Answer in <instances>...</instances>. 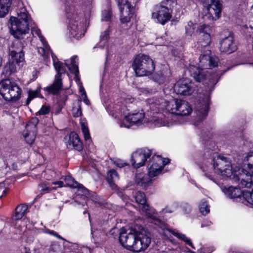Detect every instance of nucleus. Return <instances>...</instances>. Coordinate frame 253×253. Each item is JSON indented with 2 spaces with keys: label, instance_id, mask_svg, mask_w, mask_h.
<instances>
[{
  "label": "nucleus",
  "instance_id": "nucleus-1",
  "mask_svg": "<svg viewBox=\"0 0 253 253\" xmlns=\"http://www.w3.org/2000/svg\"><path fill=\"white\" fill-rule=\"evenodd\" d=\"M17 17L10 18L12 35L17 39L22 38L24 35L28 33L29 26L32 25V20L25 7H20L17 11ZM32 26V25H31ZM31 32L33 35H37L42 43V47L38 48V52L43 57H48L50 47L46 43L44 37L42 35L40 30L36 26L31 27Z\"/></svg>",
  "mask_w": 253,
  "mask_h": 253
},
{
  "label": "nucleus",
  "instance_id": "nucleus-2",
  "mask_svg": "<svg viewBox=\"0 0 253 253\" xmlns=\"http://www.w3.org/2000/svg\"><path fill=\"white\" fill-rule=\"evenodd\" d=\"M119 241L123 246L133 252L145 251L151 242V238L147 232L141 226L126 230L122 228L120 232Z\"/></svg>",
  "mask_w": 253,
  "mask_h": 253
},
{
  "label": "nucleus",
  "instance_id": "nucleus-3",
  "mask_svg": "<svg viewBox=\"0 0 253 253\" xmlns=\"http://www.w3.org/2000/svg\"><path fill=\"white\" fill-rule=\"evenodd\" d=\"M203 164L201 169L204 171L213 169L214 172L223 177H229L235 181V173L238 171H233L230 162L225 157L218 156L213 150L206 149L204 154Z\"/></svg>",
  "mask_w": 253,
  "mask_h": 253
},
{
  "label": "nucleus",
  "instance_id": "nucleus-4",
  "mask_svg": "<svg viewBox=\"0 0 253 253\" xmlns=\"http://www.w3.org/2000/svg\"><path fill=\"white\" fill-rule=\"evenodd\" d=\"M148 103L150 110L154 113H157L160 109H165L166 112L177 115L187 116L192 112V108L189 103L183 100L173 99L166 101L162 98L149 99Z\"/></svg>",
  "mask_w": 253,
  "mask_h": 253
},
{
  "label": "nucleus",
  "instance_id": "nucleus-5",
  "mask_svg": "<svg viewBox=\"0 0 253 253\" xmlns=\"http://www.w3.org/2000/svg\"><path fill=\"white\" fill-rule=\"evenodd\" d=\"M51 55L53 60V65L54 68L57 72V74L55 76V79L53 83L49 86L44 88V90L47 91L49 93L55 94L59 92L61 89L62 84L61 75L65 72V67H67L71 73L74 74L76 77L77 78L79 75L78 62L77 56L72 57L70 59L66 60L65 65L61 62L58 61L56 57L50 49L49 55ZM48 57H43L45 58H49Z\"/></svg>",
  "mask_w": 253,
  "mask_h": 253
},
{
  "label": "nucleus",
  "instance_id": "nucleus-6",
  "mask_svg": "<svg viewBox=\"0 0 253 253\" xmlns=\"http://www.w3.org/2000/svg\"><path fill=\"white\" fill-rule=\"evenodd\" d=\"M162 114H158L157 116H154L149 120L145 117L144 113L142 112L129 113L126 115L122 121H119L118 124L121 127L129 128L133 125L137 126L144 125L149 122H152L156 126H169L172 123L167 120L166 117L163 118Z\"/></svg>",
  "mask_w": 253,
  "mask_h": 253
},
{
  "label": "nucleus",
  "instance_id": "nucleus-7",
  "mask_svg": "<svg viewBox=\"0 0 253 253\" xmlns=\"http://www.w3.org/2000/svg\"><path fill=\"white\" fill-rule=\"evenodd\" d=\"M210 54V50H207L205 54L199 57L198 66L190 63L187 68L190 76L198 82L203 81L207 76V71L204 69L212 68L217 65V58L211 57Z\"/></svg>",
  "mask_w": 253,
  "mask_h": 253
},
{
  "label": "nucleus",
  "instance_id": "nucleus-8",
  "mask_svg": "<svg viewBox=\"0 0 253 253\" xmlns=\"http://www.w3.org/2000/svg\"><path fill=\"white\" fill-rule=\"evenodd\" d=\"M23 47L20 42L16 41L13 42L9 48L8 61L4 66L2 74L8 77L15 73L23 65L24 55L22 51Z\"/></svg>",
  "mask_w": 253,
  "mask_h": 253
},
{
  "label": "nucleus",
  "instance_id": "nucleus-9",
  "mask_svg": "<svg viewBox=\"0 0 253 253\" xmlns=\"http://www.w3.org/2000/svg\"><path fill=\"white\" fill-rule=\"evenodd\" d=\"M65 10L69 19L68 29L71 36L76 39L82 38L85 33L84 29V19L79 15L73 5L66 6Z\"/></svg>",
  "mask_w": 253,
  "mask_h": 253
},
{
  "label": "nucleus",
  "instance_id": "nucleus-10",
  "mask_svg": "<svg viewBox=\"0 0 253 253\" xmlns=\"http://www.w3.org/2000/svg\"><path fill=\"white\" fill-rule=\"evenodd\" d=\"M132 68L137 76H148L154 71L155 64L149 56L139 54L135 56Z\"/></svg>",
  "mask_w": 253,
  "mask_h": 253
},
{
  "label": "nucleus",
  "instance_id": "nucleus-11",
  "mask_svg": "<svg viewBox=\"0 0 253 253\" xmlns=\"http://www.w3.org/2000/svg\"><path fill=\"white\" fill-rule=\"evenodd\" d=\"M173 0H164L156 5L152 13V18L164 25L171 17Z\"/></svg>",
  "mask_w": 253,
  "mask_h": 253
},
{
  "label": "nucleus",
  "instance_id": "nucleus-12",
  "mask_svg": "<svg viewBox=\"0 0 253 253\" xmlns=\"http://www.w3.org/2000/svg\"><path fill=\"white\" fill-rule=\"evenodd\" d=\"M0 94L5 100L16 102L21 97V89L14 82L5 80L0 82Z\"/></svg>",
  "mask_w": 253,
  "mask_h": 253
},
{
  "label": "nucleus",
  "instance_id": "nucleus-13",
  "mask_svg": "<svg viewBox=\"0 0 253 253\" xmlns=\"http://www.w3.org/2000/svg\"><path fill=\"white\" fill-rule=\"evenodd\" d=\"M250 163H248L247 169H239L238 173H235V181L239 182V185L241 187L250 188L253 186L252 175L253 173V156H250Z\"/></svg>",
  "mask_w": 253,
  "mask_h": 253
},
{
  "label": "nucleus",
  "instance_id": "nucleus-14",
  "mask_svg": "<svg viewBox=\"0 0 253 253\" xmlns=\"http://www.w3.org/2000/svg\"><path fill=\"white\" fill-rule=\"evenodd\" d=\"M169 163L168 159H165L160 156H153L148 166V174L150 176L155 177L162 172L165 165Z\"/></svg>",
  "mask_w": 253,
  "mask_h": 253
},
{
  "label": "nucleus",
  "instance_id": "nucleus-15",
  "mask_svg": "<svg viewBox=\"0 0 253 253\" xmlns=\"http://www.w3.org/2000/svg\"><path fill=\"white\" fill-rule=\"evenodd\" d=\"M134 197L136 203L139 204V208L141 210L142 212L152 219V222L155 224H157V220L159 219L156 215V211L146 204L145 194L142 192L137 191L135 192Z\"/></svg>",
  "mask_w": 253,
  "mask_h": 253
},
{
  "label": "nucleus",
  "instance_id": "nucleus-16",
  "mask_svg": "<svg viewBox=\"0 0 253 253\" xmlns=\"http://www.w3.org/2000/svg\"><path fill=\"white\" fill-rule=\"evenodd\" d=\"M204 2H209L210 4L207 6V13L205 15V18L211 21H215L221 16L222 11V3L221 0H203Z\"/></svg>",
  "mask_w": 253,
  "mask_h": 253
},
{
  "label": "nucleus",
  "instance_id": "nucleus-17",
  "mask_svg": "<svg viewBox=\"0 0 253 253\" xmlns=\"http://www.w3.org/2000/svg\"><path fill=\"white\" fill-rule=\"evenodd\" d=\"M198 31L199 32V39L197 48L201 50L204 47L206 48L210 45L211 42L210 34L211 32V29L208 25L202 24L199 26Z\"/></svg>",
  "mask_w": 253,
  "mask_h": 253
},
{
  "label": "nucleus",
  "instance_id": "nucleus-18",
  "mask_svg": "<svg viewBox=\"0 0 253 253\" xmlns=\"http://www.w3.org/2000/svg\"><path fill=\"white\" fill-rule=\"evenodd\" d=\"M157 225L163 230V233L165 236L167 235V232L171 233L174 236L178 239L179 240L184 242L186 245L191 247L193 249L195 250V248L193 246L191 240L187 237L185 234L180 232L176 229H173L169 228V226L167 224L163 223L160 220H157Z\"/></svg>",
  "mask_w": 253,
  "mask_h": 253
},
{
  "label": "nucleus",
  "instance_id": "nucleus-19",
  "mask_svg": "<svg viewBox=\"0 0 253 253\" xmlns=\"http://www.w3.org/2000/svg\"><path fill=\"white\" fill-rule=\"evenodd\" d=\"M121 12V20L127 23L131 20L134 13V8L127 0H117Z\"/></svg>",
  "mask_w": 253,
  "mask_h": 253
},
{
  "label": "nucleus",
  "instance_id": "nucleus-20",
  "mask_svg": "<svg viewBox=\"0 0 253 253\" xmlns=\"http://www.w3.org/2000/svg\"><path fill=\"white\" fill-rule=\"evenodd\" d=\"M151 155V151L146 148L136 150L131 156V163L132 166L137 169L144 166L147 159Z\"/></svg>",
  "mask_w": 253,
  "mask_h": 253
},
{
  "label": "nucleus",
  "instance_id": "nucleus-21",
  "mask_svg": "<svg viewBox=\"0 0 253 253\" xmlns=\"http://www.w3.org/2000/svg\"><path fill=\"white\" fill-rule=\"evenodd\" d=\"M174 90L177 94L187 95L191 94L193 89L188 79H182L177 82L174 86Z\"/></svg>",
  "mask_w": 253,
  "mask_h": 253
},
{
  "label": "nucleus",
  "instance_id": "nucleus-22",
  "mask_svg": "<svg viewBox=\"0 0 253 253\" xmlns=\"http://www.w3.org/2000/svg\"><path fill=\"white\" fill-rule=\"evenodd\" d=\"M220 50L222 52L230 54L236 50V45L232 34L229 35L223 39L220 42Z\"/></svg>",
  "mask_w": 253,
  "mask_h": 253
},
{
  "label": "nucleus",
  "instance_id": "nucleus-23",
  "mask_svg": "<svg viewBox=\"0 0 253 253\" xmlns=\"http://www.w3.org/2000/svg\"><path fill=\"white\" fill-rule=\"evenodd\" d=\"M37 132L36 124L32 121L29 122L23 132V136L26 142L32 144L35 141Z\"/></svg>",
  "mask_w": 253,
  "mask_h": 253
},
{
  "label": "nucleus",
  "instance_id": "nucleus-24",
  "mask_svg": "<svg viewBox=\"0 0 253 253\" xmlns=\"http://www.w3.org/2000/svg\"><path fill=\"white\" fill-rule=\"evenodd\" d=\"M65 180L66 184L70 187L78 189V195H82L86 198L89 196V190L85 188L82 184L75 181L74 179L72 177L67 176L65 177Z\"/></svg>",
  "mask_w": 253,
  "mask_h": 253
},
{
  "label": "nucleus",
  "instance_id": "nucleus-25",
  "mask_svg": "<svg viewBox=\"0 0 253 253\" xmlns=\"http://www.w3.org/2000/svg\"><path fill=\"white\" fill-rule=\"evenodd\" d=\"M209 98L206 97L202 101H200L196 108L197 115L199 119H204L209 111Z\"/></svg>",
  "mask_w": 253,
  "mask_h": 253
},
{
  "label": "nucleus",
  "instance_id": "nucleus-26",
  "mask_svg": "<svg viewBox=\"0 0 253 253\" xmlns=\"http://www.w3.org/2000/svg\"><path fill=\"white\" fill-rule=\"evenodd\" d=\"M67 146L69 149L73 148L78 151H81L82 149V143L77 133L75 132L70 133L69 136V140L67 142Z\"/></svg>",
  "mask_w": 253,
  "mask_h": 253
},
{
  "label": "nucleus",
  "instance_id": "nucleus-27",
  "mask_svg": "<svg viewBox=\"0 0 253 253\" xmlns=\"http://www.w3.org/2000/svg\"><path fill=\"white\" fill-rule=\"evenodd\" d=\"M127 109L125 105L115 104L113 106H110L108 108V111L109 114L114 117L115 118H120L123 115H125Z\"/></svg>",
  "mask_w": 253,
  "mask_h": 253
},
{
  "label": "nucleus",
  "instance_id": "nucleus-28",
  "mask_svg": "<svg viewBox=\"0 0 253 253\" xmlns=\"http://www.w3.org/2000/svg\"><path fill=\"white\" fill-rule=\"evenodd\" d=\"M153 176H150L149 174H144L143 173H136L135 176V181L138 185L146 188L151 182V178Z\"/></svg>",
  "mask_w": 253,
  "mask_h": 253
},
{
  "label": "nucleus",
  "instance_id": "nucleus-29",
  "mask_svg": "<svg viewBox=\"0 0 253 253\" xmlns=\"http://www.w3.org/2000/svg\"><path fill=\"white\" fill-rule=\"evenodd\" d=\"M109 36V31L106 30L100 36V42L94 47V51H97L99 49L104 50L106 54H108V49L107 47V40Z\"/></svg>",
  "mask_w": 253,
  "mask_h": 253
},
{
  "label": "nucleus",
  "instance_id": "nucleus-30",
  "mask_svg": "<svg viewBox=\"0 0 253 253\" xmlns=\"http://www.w3.org/2000/svg\"><path fill=\"white\" fill-rule=\"evenodd\" d=\"M223 191L224 193L231 199L240 197L241 195H242V191H241L239 188L233 186L224 188Z\"/></svg>",
  "mask_w": 253,
  "mask_h": 253
},
{
  "label": "nucleus",
  "instance_id": "nucleus-31",
  "mask_svg": "<svg viewBox=\"0 0 253 253\" xmlns=\"http://www.w3.org/2000/svg\"><path fill=\"white\" fill-rule=\"evenodd\" d=\"M119 179V175L115 170L111 169L107 172V180L113 189L116 188L115 182L118 180Z\"/></svg>",
  "mask_w": 253,
  "mask_h": 253
},
{
  "label": "nucleus",
  "instance_id": "nucleus-32",
  "mask_svg": "<svg viewBox=\"0 0 253 253\" xmlns=\"http://www.w3.org/2000/svg\"><path fill=\"white\" fill-rule=\"evenodd\" d=\"M11 4V0H0V17H4L8 13Z\"/></svg>",
  "mask_w": 253,
  "mask_h": 253
},
{
  "label": "nucleus",
  "instance_id": "nucleus-33",
  "mask_svg": "<svg viewBox=\"0 0 253 253\" xmlns=\"http://www.w3.org/2000/svg\"><path fill=\"white\" fill-rule=\"evenodd\" d=\"M28 206L25 204L18 205L15 209V218L17 220L21 219L27 212Z\"/></svg>",
  "mask_w": 253,
  "mask_h": 253
},
{
  "label": "nucleus",
  "instance_id": "nucleus-34",
  "mask_svg": "<svg viewBox=\"0 0 253 253\" xmlns=\"http://www.w3.org/2000/svg\"><path fill=\"white\" fill-rule=\"evenodd\" d=\"M199 211L204 215H205L210 212V206L206 200H202L201 201L199 204Z\"/></svg>",
  "mask_w": 253,
  "mask_h": 253
},
{
  "label": "nucleus",
  "instance_id": "nucleus-35",
  "mask_svg": "<svg viewBox=\"0 0 253 253\" xmlns=\"http://www.w3.org/2000/svg\"><path fill=\"white\" fill-rule=\"evenodd\" d=\"M243 198L250 204L253 205V189L244 190L242 191Z\"/></svg>",
  "mask_w": 253,
  "mask_h": 253
},
{
  "label": "nucleus",
  "instance_id": "nucleus-36",
  "mask_svg": "<svg viewBox=\"0 0 253 253\" xmlns=\"http://www.w3.org/2000/svg\"><path fill=\"white\" fill-rule=\"evenodd\" d=\"M72 114L74 117H79L82 114L81 101L78 100L72 108Z\"/></svg>",
  "mask_w": 253,
  "mask_h": 253
},
{
  "label": "nucleus",
  "instance_id": "nucleus-37",
  "mask_svg": "<svg viewBox=\"0 0 253 253\" xmlns=\"http://www.w3.org/2000/svg\"><path fill=\"white\" fill-rule=\"evenodd\" d=\"M167 75L162 72L156 74L153 76V80L159 84H163L166 81Z\"/></svg>",
  "mask_w": 253,
  "mask_h": 253
},
{
  "label": "nucleus",
  "instance_id": "nucleus-38",
  "mask_svg": "<svg viewBox=\"0 0 253 253\" xmlns=\"http://www.w3.org/2000/svg\"><path fill=\"white\" fill-rule=\"evenodd\" d=\"M178 207V203L174 202L172 204L167 206L163 210L164 213H172L175 211Z\"/></svg>",
  "mask_w": 253,
  "mask_h": 253
},
{
  "label": "nucleus",
  "instance_id": "nucleus-39",
  "mask_svg": "<svg viewBox=\"0 0 253 253\" xmlns=\"http://www.w3.org/2000/svg\"><path fill=\"white\" fill-rule=\"evenodd\" d=\"M195 31L194 24L191 21L188 22L185 26V33L188 36H192Z\"/></svg>",
  "mask_w": 253,
  "mask_h": 253
},
{
  "label": "nucleus",
  "instance_id": "nucleus-40",
  "mask_svg": "<svg viewBox=\"0 0 253 253\" xmlns=\"http://www.w3.org/2000/svg\"><path fill=\"white\" fill-rule=\"evenodd\" d=\"M40 91L38 89L35 90L29 91L28 97L26 101L27 105H28L30 101L35 97L38 96Z\"/></svg>",
  "mask_w": 253,
  "mask_h": 253
},
{
  "label": "nucleus",
  "instance_id": "nucleus-41",
  "mask_svg": "<svg viewBox=\"0 0 253 253\" xmlns=\"http://www.w3.org/2000/svg\"><path fill=\"white\" fill-rule=\"evenodd\" d=\"M81 129L85 140L90 139V135L88 129L84 123H81Z\"/></svg>",
  "mask_w": 253,
  "mask_h": 253
},
{
  "label": "nucleus",
  "instance_id": "nucleus-42",
  "mask_svg": "<svg viewBox=\"0 0 253 253\" xmlns=\"http://www.w3.org/2000/svg\"><path fill=\"white\" fill-rule=\"evenodd\" d=\"M112 12L110 9L104 10L102 12V20L105 21H109L111 17Z\"/></svg>",
  "mask_w": 253,
  "mask_h": 253
},
{
  "label": "nucleus",
  "instance_id": "nucleus-43",
  "mask_svg": "<svg viewBox=\"0 0 253 253\" xmlns=\"http://www.w3.org/2000/svg\"><path fill=\"white\" fill-rule=\"evenodd\" d=\"M181 207L184 213L188 214L191 211V206L186 203H182L181 205Z\"/></svg>",
  "mask_w": 253,
  "mask_h": 253
},
{
  "label": "nucleus",
  "instance_id": "nucleus-44",
  "mask_svg": "<svg viewBox=\"0 0 253 253\" xmlns=\"http://www.w3.org/2000/svg\"><path fill=\"white\" fill-rule=\"evenodd\" d=\"M50 108L48 106H43L39 111L38 113L40 115H46L49 113Z\"/></svg>",
  "mask_w": 253,
  "mask_h": 253
},
{
  "label": "nucleus",
  "instance_id": "nucleus-45",
  "mask_svg": "<svg viewBox=\"0 0 253 253\" xmlns=\"http://www.w3.org/2000/svg\"><path fill=\"white\" fill-rule=\"evenodd\" d=\"M75 80H76V82L78 83V85L79 86V89H80V92L81 93L82 96L86 95V94L85 89H84L82 83L80 82V80H79L78 76L77 77V78H76L75 77Z\"/></svg>",
  "mask_w": 253,
  "mask_h": 253
},
{
  "label": "nucleus",
  "instance_id": "nucleus-46",
  "mask_svg": "<svg viewBox=\"0 0 253 253\" xmlns=\"http://www.w3.org/2000/svg\"><path fill=\"white\" fill-rule=\"evenodd\" d=\"M114 164L116 166H117L119 168L124 167L127 165L126 162H125L124 161L120 160V159L116 160L114 162Z\"/></svg>",
  "mask_w": 253,
  "mask_h": 253
},
{
  "label": "nucleus",
  "instance_id": "nucleus-47",
  "mask_svg": "<svg viewBox=\"0 0 253 253\" xmlns=\"http://www.w3.org/2000/svg\"><path fill=\"white\" fill-rule=\"evenodd\" d=\"M6 188L3 183H0V197L3 196L6 193Z\"/></svg>",
  "mask_w": 253,
  "mask_h": 253
},
{
  "label": "nucleus",
  "instance_id": "nucleus-48",
  "mask_svg": "<svg viewBox=\"0 0 253 253\" xmlns=\"http://www.w3.org/2000/svg\"><path fill=\"white\" fill-rule=\"evenodd\" d=\"M243 29L245 31L247 30V32L249 33H253V26L250 25L248 27L247 25H245L243 27Z\"/></svg>",
  "mask_w": 253,
  "mask_h": 253
},
{
  "label": "nucleus",
  "instance_id": "nucleus-49",
  "mask_svg": "<svg viewBox=\"0 0 253 253\" xmlns=\"http://www.w3.org/2000/svg\"><path fill=\"white\" fill-rule=\"evenodd\" d=\"M50 188H49V186H48L47 185H45L44 186L42 185H40L39 186V189L40 191H45L46 192H49L50 190Z\"/></svg>",
  "mask_w": 253,
  "mask_h": 253
},
{
  "label": "nucleus",
  "instance_id": "nucleus-50",
  "mask_svg": "<svg viewBox=\"0 0 253 253\" xmlns=\"http://www.w3.org/2000/svg\"><path fill=\"white\" fill-rule=\"evenodd\" d=\"M211 224H212V223H211V221H210L209 220H204L202 222V223L201 224V227H207V226H210Z\"/></svg>",
  "mask_w": 253,
  "mask_h": 253
},
{
  "label": "nucleus",
  "instance_id": "nucleus-51",
  "mask_svg": "<svg viewBox=\"0 0 253 253\" xmlns=\"http://www.w3.org/2000/svg\"><path fill=\"white\" fill-rule=\"evenodd\" d=\"M54 185H57L59 187H62L63 186L64 183L62 181H55L52 183Z\"/></svg>",
  "mask_w": 253,
  "mask_h": 253
},
{
  "label": "nucleus",
  "instance_id": "nucleus-52",
  "mask_svg": "<svg viewBox=\"0 0 253 253\" xmlns=\"http://www.w3.org/2000/svg\"><path fill=\"white\" fill-rule=\"evenodd\" d=\"M83 97V98H84V103L86 104V105H89V100L87 99V95L86 94L85 95H83L82 96Z\"/></svg>",
  "mask_w": 253,
  "mask_h": 253
},
{
  "label": "nucleus",
  "instance_id": "nucleus-53",
  "mask_svg": "<svg viewBox=\"0 0 253 253\" xmlns=\"http://www.w3.org/2000/svg\"><path fill=\"white\" fill-rule=\"evenodd\" d=\"M45 233H48L50 234H53L54 236H57L58 238H61V237L60 236H58L57 234H54V232L53 231H50L49 230H47L46 231H45Z\"/></svg>",
  "mask_w": 253,
  "mask_h": 253
},
{
  "label": "nucleus",
  "instance_id": "nucleus-54",
  "mask_svg": "<svg viewBox=\"0 0 253 253\" xmlns=\"http://www.w3.org/2000/svg\"><path fill=\"white\" fill-rule=\"evenodd\" d=\"M117 230L118 229L116 228H113L112 230H111L110 232L112 234H113L115 233V231Z\"/></svg>",
  "mask_w": 253,
  "mask_h": 253
},
{
  "label": "nucleus",
  "instance_id": "nucleus-55",
  "mask_svg": "<svg viewBox=\"0 0 253 253\" xmlns=\"http://www.w3.org/2000/svg\"><path fill=\"white\" fill-rule=\"evenodd\" d=\"M127 99H126V101L127 102ZM128 101L130 102H132L133 101H134V98H128Z\"/></svg>",
  "mask_w": 253,
  "mask_h": 253
},
{
  "label": "nucleus",
  "instance_id": "nucleus-56",
  "mask_svg": "<svg viewBox=\"0 0 253 253\" xmlns=\"http://www.w3.org/2000/svg\"><path fill=\"white\" fill-rule=\"evenodd\" d=\"M199 253H204V252H203V250L202 249H201L199 251Z\"/></svg>",
  "mask_w": 253,
  "mask_h": 253
},
{
  "label": "nucleus",
  "instance_id": "nucleus-57",
  "mask_svg": "<svg viewBox=\"0 0 253 253\" xmlns=\"http://www.w3.org/2000/svg\"><path fill=\"white\" fill-rule=\"evenodd\" d=\"M61 1H62L63 2H67L68 1V0H61Z\"/></svg>",
  "mask_w": 253,
  "mask_h": 253
},
{
  "label": "nucleus",
  "instance_id": "nucleus-58",
  "mask_svg": "<svg viewBox=\"0 0 253 253\" xmlns=\"http://www.w3.org/2000/svg\"><path fill=\"white\" fill-rule=\"evenodd\" d=\"M189 253H195V252H193L191 251V252H189Z\"/></svg>",
  "mask_w": 253,
  "mask_h": 253
},
{
  "label": "nucleus",
  "instance_id": "nucleus-59",
  "mask_svg": "<svg viewBox=\"0 0 253 253\" xmlns=\"http://www.w3.org/2000/svg\"><path fill=\"white\" fill-rule=\"evenodd\" d=\"M86 213V211H84V214H85Z\"/></svg>",
  "mask_w": 253,
  "mask_h": 253
}]
</instances>
